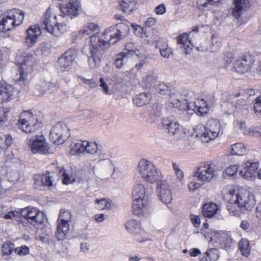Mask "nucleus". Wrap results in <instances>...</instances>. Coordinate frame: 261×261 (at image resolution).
<instances>
[{"instance_id": "de8ad7c7", "label": "nucleus", "mask_w": 261, "mask_h": 261, "mask_svg": "<svg viewBox=\"0 0 261 261\" xmlns=\"http://www.w3.org/2000/svg\"><path fill=\"white\" fill-rule=\"evenodd\" d=\"M72 219V215L70 212L68 210H61L59 214L58 221L64 223H70Z\"/></svg>"}, {"instance_id": "c756f323", "label": "nucleus", "mask_w": 261, "mask_h": 261, "mask_svg": "<svg viewBox=\"0 0 261 261\" xmlns=\"http://www.w3.org/2000/svg\"><path fill=\"white\" fill-rule=\"evenodd\" d=\"M251 0H234V7L232 10V14L239 18L242 13L248 7Z\"/></svg>"}, {"instance_id": "09e8293b", "label": "nucleus", "mask_w": 261, "mask_h": 261, "mask_svg": "<svg viewBox=\"0 0 261 261\" xmlns=\"http://www.w3.org/2000/svg\"><path fill=\"white\" fill-rule=\"evenodd\" d=\"M156 91L160 94H161L162 95L169 94V98L168 100V103L169 105L171 106V107H173L171 103H170V102L169 101V98H170V94L171 92H172L173 91H176L174 90H170L169 89V87L166 84H165L164 83L159 84V85L156 87Z\"/></svg>"}, {"instance_id": "4d7b16f0", "label": "nucleus", "mask_w": 261, "mask_h": 261, "mask_svg": "<svg viewBox=\"0 0 261 261\" xmlns=\"http://www.w3.org/2000/svg\"><path fill=\"white\" fill-rule=\"evenodd\" d=\"M21 215V210L18 211H7L6 214L4 215V218L5 219H12L13 218L17 219L19 218Z\"/></svg>"}, {"instance_id": "ea45409f", "label": "nucleus", "mask_w": 261, "mask_h": 261, "mask_svg": "<svg viewBox=\"0 0 261 261\" xmlns=\"http://www.w3.org/2000/svg\"><path fill=\"white\" fill-rule=\"evenodd\" d=\"M99 87L105 94L111 95L113 93V90L110 88L109 86L111 84V80L110 79L101 77L99 79Z\"/></svg>"}, {"instance_id": "338daca9", "label": "nucleus", "mask_w": 261, "mask_h": 261, "mask_svg": "<svg viewBox=\"0 0 261 261\" xmlns=\"http://www.w3.org/2000/svg\"><path fill=\"white\" fill-rule=\"evenodd\" d=\"M81 81L84 84L89 85L90 87H94L96 85L95 82L93 79H88L82 76L79 77Z\"/></svg>"}, {"instance_id": "f3484780", "label": "nucleus", "mask_w": 261, "mask_h": 261, "mask_svg": "<svg viewBox=\"0 0 261 261\" xmlns=\"http://www.w3.org/2000/svg\"><path fill=\"white\" fill-rule=\"evenodd\" d=\"M78 53L76 48H70L58 59L57 66L61 71L68 70Z\"/></svg>"}, {"instance_id": "8fccbe9b", "label": "nucleus", "mask_w": 261, "mask_h": 261, "mask_svg": "<svg viewBox=\"0 0 261 261\" xmlns=\"http://www.w3.org/2000/svg\"><path fill=\"white\" fill-rule=\"evenodd\" d=\"M202 0L198 1V7L199 9L205 10L210 8V6L218 3L220 0H205L206 2H202Z\"/></svg>"}, {"instance_id": "e433bc0d", "label": "nucleus", "mask_w": 261, "mask_h": 261, "mask_svg": "<svg viewBox=\"0 0 261 261\" xmlns=\"http://www.w3.org/2000/svg\"><path fill=\"white\" fill-rule=\"evenodd\" d=\"M235 128L240 130L245 135L253 136L255 134V131L252 127H247L244 121H236L234 122Z\"/></svg>"}, {"instance_id": "423d86ee", "label": "nucleus", "mask_w": 261, "mask_h": 261, "mask_svg": "<svg viewBox=\"0 0 261 261\" xmlns=\"http://www.w3.org/2000/svg\"><path fill=\"white\" fill-rule=\"evenodd\" d=\"M0 19V32L6 33L20 25L24 20V12L18 9H13L3 14Z\"/></svg>"}, {"instance_id": "ddd939ff", "label": "nucleus", "mask_w": 261, "mask_h": 261, "mask_svg": "<svg viewBox=\"0 0 261 261\" xmlns=\"http://www.w3.org/2000/svg\"><path fill=\"white\" fill-rule=\"evenodd\" d=\"M49 136L54 144H62L69 136V129L65 123L59 122L53 126Z\"/></svg>"}, {"instance_id": "473e14b6", "label": "nucleus", "mask_w": 261, "mask_h": 261, "mask_svg": "<svg viewBox=\"0 0 261 261\" xmlns=\"http://www.w3.org/2000/svg\"><path fill=\"white\" fill-rule=\"evenodd\" d=\"M218 211V205L215 203L208 202L203 205L202 213L204 217L211 218L216 214Z\"/></svg>"}, {"instance_id": "603ef678", "label": "nucleus", "mask_w": 261, "mask_h": 261, "mask_svg": "<svg viewBox=\"0 0 261 261\" xmlns=\"http://www.w3.org/2000/svg\"><path fill=\"white\" fill-rule=\"evenodd\" d=\"M160 45V50L161 56L165 58H168L172 54L170 48L169 47L168 44L166 42H164L162 45Z\"/></svg>"}, {"instance_id": "9d476101", "label": "nucleus", "mask_w": 261, "mask_h": 261, "mask_svg": "<svg viewBox=\"0 0 261 261\" xmlns=\"http://www.w3.org/2000/svg\"><path fill=\"white\" fill-rule=\"evenodd\" d=\"M43 25L44 29L49 33L59 36L66 31V26L57 22V15L54 10L48 8L45 13Z\"/></svg>"}, {"instance_id": "2eb2a0df", "label": "nucleus", "mask_w": 261, "mask_h": 261, "mask_svg": "<svg viewBox=\"0 0 261 261\" xmlns=\"http://www.w3.org/2000/svg\"><path fill=\"white\" fill-rule=\"evenodd\" d=\"M29 147L33 153L47 154L49 151V147L43 135H37L30 140Z\"/></svg>"}, {"instance_id": "774afa93", "label": "nucleus", "mask_w": 261, "mask_h": 261, "mask_svg": "<svg viewBox=\"0 0 261 261\" xmlns=\"http://www.w3.org/2000/svg\"><path fill=\"white\" fill-rule=\"evenodd\" d=\"M80 115L85 120L90 119L93 116L92 112L90 110H84L81 112Z\"/></svg>"}, {"instance_id": "864d4df0", "label": "nucleus", "mask_w": 261, "mask_h": 261, "mask_svg": "<svg viewBox=\"0 0 261 261\" xmlns=\"http://www.w3.org/2000/svg\"><path fill=\"white\" fill-rule=\"evenodd\" d=\"M172 167L177 179L179 181H182L184 179L185 175L183 171L181 170L179 165L175 163H173Z\"/></svg>"}, {"instance_id": "1a4fd4ad", "label": "nucleus", "mask_w": 261, "mask_h": 261, "mask_svg": "<svg viewBox=\"0 0 261 261\" xmlns=\"http://www.w3.org/2000/svg\"><path fill=\"white\" fill-rule=\"evenodd\" d=\"M40 113L35 110L23 111L20 115L18 124L19 128L25 133H33L39 127Z\"/></svg>"}, {"instance_id": "393cba45", "label": "nucleus", "mask_w": 261, "mask_h": 261, "mask_svg": "<svg viewBox=\"0 0 261 261\" xmlns=\"http://www.w3.org/2000/svg\"><path fill=\"white\" fill-rule=\"evenodd\" d=\"M222 111L227 114H231L237 112L241 111L246 109V101L243 99H239L234 106L232 102L225 101L221 105Z\"/></svg>"}, {"instance_id": "bb28decb", "label": "nucleus", "mask_w": 261, "mask_h": 261, "mask_svg": "<svg viewBox=\"0 0 261 261\" xmlns=\"http://www.w3.org/2000/svg\"><path fill=\"white\" fill-rule=\"evenodd\" d=\"M132 194L133 200L148 198L146 188L141 181H137L134 184Z\"/></svg>"}, {"instance_id": "69168bd1", "label": "nucleus", "mask_w": 261, "mask_h": 261, "mask_svg": "<svg viewBox=\"0 0 261 261\" xmlns=\"http://www.w3.org/2000/svg\"><path fill=\"white\" fill-rule=\"evenodd\" d=\"M50 45L47 43H43L39 45V49L42 54H47L50 50Z\"/></svg>"}, {"instance_id": "4c0bfd02", "label": "nucleus", "mask_w": 261, "mask_h": 261, "mask_svg": "<svg viewBox=\"0 0 261 261\" xmlns=\"http://www.w3.org/2000/svg\"><path fill=\"white\" fill-rule=\"evenodd\" d=\"M85 141H77L73 142L71 145L70 153L71 155H77L85 153Z\"/></svg>"}, {"instance_id": "13d9d810", "label": "nucleus", "mask_w": 261, "mask_h": 261, "mask_svg": "<svg viewBox=\"0 0 261 261\" xmlns=\"http://www.w3.org/2000/svg\"><path fill=\"white\" fill-rule=\"evenodd\" d=\"M14 251L17 254L23 256L29 253L30 249L27 246L22 245L20 247L16 248L14 249Z\"/></svg>"}, {"instance_id": "a19ab883", "label": "nucleus", "mask_w": 261, "mask_h": 261, "mask_svg": "<svg viewBox=\"0 0 261 261\" xmlns=\"http://www.w3.org/2000/svg\"><path fill=\"white\" fill-rule=\"evenodd\" d=\"M60 174L62 177V181L64 185H69L75 181L76 176L70 172H67L64 169L60 171Z\"/></svg>"}, {"instance_id": "6e6552de", "label": "nucleus", "mask_w": 261, "mask_h": 261, "mask_svg": "<svg viewBox=\"0 0 261 261\" xmlns=\"http://www.w3.org/2000/svg\"><path fill=\"white\" fill-rule=\"evenodd\" d=\"M16 64L18 66L20 77L18 82L23 83L24 86L28 84L27 76L33 71L36 61L31 54H18L16 57Z\"/></svg>"}, {"instance_id": "72a5a7b5", "label": "nucleus", "mask_w": 261, "mask_h": 261, "mask_svg": "<svg viewBox=\"0 0 261 261\" xmlns=\"http://www.w3.org/2000/svg\"><path fill=\"white\" fill-rule=\"evenodd\" d=\"M139 0H122L120 2V8L123 12L128 14L133 13L136 9V4Z\"/></svg>"}, {"instance_id": "bf43d9fd", "label": "nucleus", "mask_w": 261, "mask_h": 261, "mask_svg": "<svg viewBox=\"0 0 261 261\" xmlns=\"http://www.w3.org/2000/svg\"><path fill=\"white\" fill-rule=\"evenodd\" d=\"M254 110L257 115H261V95L257 97L255 99Z\"/></svg>"}, {"instance_id": "6e6d98bb", "label": "nucleus", "mask_w": 261, "mask_h": 261, "mask_svg": "<svg viewBox=\"0 0 261 261\" xmlns=\"http://www.w3.org/2000/svg\"><path fill=\"white\" fill-rule=\"evenodd\" d=\"M14 245L10 242H7L3 244L2 251L4 255L10 254L14 249Z\"/></svg>"}, {"instance_id": "cd10ccee", "label": "nucleus", "mask_w": 261, "mask_h": 261, "mask_svg": "<svg viewBox=\"0 0 261 261\" xmlns=\"http://www.w3.org/2000/svg\"><path fill=\"white\" fill-rule=\"evenodd\" d=\"M126 230L130 233L136 236L143 232L141 224L140 221L134 219H129L125 223Z\"/></svg>"}, {"instance_id": "a211bd4d", "label": "nucleus", "mask_w": 261, "mask_h": 261, "mask_svg": "<svg viewBox=\"0 0 261 261\" xmlns=\"http://www.w3.org/2000/svg\"><path fill=\"white\" fill-rule=\"evenodd\" d=\"M242 166L243 168L240 171L239 174L247 180H255L256 178L257 170L259 167L258 163L248 160L244 161Z\"/></svg>"}, {"instance_id": "5701e85b", "label": "nucleus", "mask_w": 261, "mask_h": 261, "mask_svg": "<svg viewBox=\"0 0 261 261\" xmlns=\"http://www.w3.org/2000/svg\"><path fill=\"white\" fill-rule=\"evenodd\" d=\"M41 35L40 28L38 25H32L26 31L24 44L28 48L33 46Z\"/></svg>"}, {"instance_id": "c9c22d12", "label": "nucleus", "mask_w": 261, "mask_h": 261, "mask_svg": "<svg viewBox=\"0 0 261 261\" xmlns=\"http://www.w3.org/2000/svg\"><path fill=\"white\" fill-rule=\"evenodd\" d=\"M247 152V146L242 143H236L231 146L230 153L234 155L242 156Z\"/></svg>"}, {"instance_id": "39448f33", "label": "nucleus", "mask_w": 261, "mask_h": 261, "mask_svg": "<svg viewBox=\"0 0 261 261\" xmlns=\"http://www.w3.org/2000/svg\"><path fill=\"white\" fill-rule=\"evenodd\" d=\"M221 131L220 122L216 119L210 120L205 126L201 124L193 129L192 136L199 138L203 143H208L217 138Z\"/></svg>"}, {"instance_id": "052dcab7", "label": "nucleus", "mask_w": 261, "mask_h": 261, "mask_svg": "<svg viewBox=\"0 0 261 261\" xmlns=\"http://www.w3.org/2000/svg\"><path fill=\"white\" fill-rule=\"evenodd\" d=\"M37 89L40 95H43L47 92V82H42L37 86Z\"/></svg>"}, {"instance_id": "5fc2aeb1", "label": "nucleus", "mask_w": 261, "mask_h": 261, "mask_svg": "<svg viewBox=\"0 0 261 261\" xmlns=\"http://www.w3.org/2000/svg\"><path fill=\"white\" fill-rule=\"evenodd\" d=\"M239 168V166L237 164L230 165L226 168L224 171V174H226L228 176H234L236 175Z\"/></svg>"}, {"instance_id": "49530a36", "label": "nucleus", "mask_w": 261, "mask_h": 261, "mask_svg": "<svg viewBox=\"0 0 261 261\" xmlns=\"http://www.w3.org/2000/svg\"><path fill=\"white\" fill-rule=\"evenodd\" d=\"M132 27L134 30L135 34L139 37L142 38H146L149 37V34L146 29L142 28L139 25L132 23Z\"/></svg>"}, {"instance_id": "c03bdc74", "label": "nucleus", "mask_w": 261, "mask_h": 261, "mask_svg": "<svg viewBox=\"0 0 261 261\" xmlns=\"http://www.w3.org/2000/svg\"><path fill=\"white\" fill-rule=\"evenodd\" d=\"M95 207L101 211L109 210L111 207V202L106 198L96 199L95 201Z\"/></svg>"}, {"instance_id": "4be33fe9", "label": "nucleus", "mask_w": 261, "mask_h": 261, "mask_svg": "<svg viewBox=\"0 0 261 261\" xmlns=\"http://www.w3.org/2000/svg\"><path fill=\"white\" fill-rule=\"evenodd\" d=\"M16 88L11 85L0 83V103L8 102L17 96L19 91Z\"/></svg>"}, {"instance_id": "a18cd8bd", "label": "nucleus", "mask_w": 261, "mask_h": 261, "mask_svg": "<svg viewBox=\"0 0 261 261\" xmlns=\"http://www.w3.org/2000/svg\"><path fill=\"white\" fill-rule=\"evenodd\" d=\"M140 59V62L138 64H136L135 66V68L137 70L141 69L143 65L145 64V60L148 59V56L144 53H141L139 50H135L132 51Z\"/></svg>"}, {"instance_id": "f8f14e48", "label": "nucleus", "mask_w": 261, "mask_h": 261, "mask_svg": "<svg viewBox=\"0 0 261 261\" xmlns=\"http://www.w3.org/2000/svg\"><path fill=\"white\" fill-rule=\"evenodd\" d=\"M164 127L168 132L177 138H184L188 136V130L183 127L174 117L164 118L162 121Z\"/></svg>"}, {"instance_id": "9b49d317", "label": "nucleus", "mask_w": 261, "mask_h": 261, "mask_svg": "<svg viewBox=\"0 0 261 261\" xmlns=\"http://www.w3.org/2000/svg\"><path fill=\"white\" fill-rule=\"evenodd\" d=\"M21 216L32 225L38 228L46 219V216L43 212L34 207H27L21 210Z\"/></svg>"}, {"instance_id": "0e129e2a", "label": "nucleus", "mask_w": 261, "mask_h": 261, "mask_svg": "<svg viewBox=\"0 0 261 261\" xmlns=\"http://www.w3.org/2000/svg\"><path fill=\"white\" fill-rule=\"evenodd\" d=\"M157 23V18L154 17H150L146 19L144 24L146 28H151L155 25Z\"/></svg>"}, {"instance_id": "412c9836", "label": "nucleus", "mask_w": 261, "mask_h": 261, "mask_svg": "<svg viewBox=\"0 0 261 261\" xmlns=\"http://www.w3.org/2000/svg\"><path fill=\"white\" fill-rule=\"evenodd\" d=\"M254 62V60L252 56L244 55L236 61L234 68L237 72L244 74L251 69Z\"/></svg>"}, {"instance_id": "aec40b11", "label": "nucleus", "mask_w": 261, "mask_h": 261, "mask_svg": "<svg viewBox=\"0 0 261 261\" xmlns=\"http://www.w3.org/2000/svg\"><path fill=\"white\" fill-rule=\"evenodd\" d=\"M53 174V173L47 172L44 174L35 175L34 176V188L39 190H43L45 187H53L55 180Z\"/></svg>"}, {"instance_id": "37998d69", "label": "nucleus", "mask_w": 261, "mask_h": 261, "mask_svg": "<svg viewBox=\"0 0 261 261\" xmlns=\"http://www.w3.org/2000/svg\"><path fill=\"white\" fill-rule=\"evenodd\" d=\"M239 249L242 255L248 256L250 254V247L249 241L245 239H242L239 243Z\"/></svg>"}, {"instance_id": "0eeeda50", "label": "nucleus", "mask_w": 261, "mask_h": 261, "mask_svg": "<svg viewBox=\"0 0 261 261\" xmlns=\"http://www.w3.org/2000/svg\"><path fill=\"white\" fill-rule=\"evenodd\" d=\"M138 173L146 182L153 184L161 180L162 174L160 170L151 162L141 159L138 163Z\"/></svg>"}, {"instance_id": "680f3d73", "label": "nucleus", "mask_w": 261, "mask_h": 261, "mask_svg": "<svg viewBox=\"0 0 261 261\" xmlns=\"http://www.w3.org/2000/svg\"><path fill=\"white\" fill-rule=\"evenodd\" d=\"M190 217L193 226L196 228L199 227L201 224V220L200 217L198 215L191 214Z\"/></svg>"}, {"instance_id": "e2e57ef3", "label": "nucleus", "mask_w": 261, "mask_h": 261, "mask_svg": "<svg viewBox=\"0 0 261 261\" xmlns=\"http://www.w3.org/2000/svg\"><path fill=\"white\" fill-rule=\"evenodd\" d=\"M154 13L158 15H161L165 14L166 12V8L164 4H161L157 6L154 10Z\"/></svg>"}, {"instance_id": "f704fd0d", "label": "nucleus", "mask_w": 261, "mask_h": 261, "mask_svg": "<svg viewBox=\"0 0 261 261\" xmlns=\"http://www.w3.org/2000/svg\"><path fill=\"white\" fill-rule=\"evenodd\" d=\"M128 54H132V51L129 50L127 53L121 52L117 55L114 63V65L116 68L120 69L123 67L128 60Z\"/></svg>"}, {"instance_id": "4468645a", "label": "nucleus", "mask_w": 261, "mask_h": 261, "mask_svg": "<svg viewBox=\"0 0 261 261\" xmlns=\"http://www.w3.org/2000/svg\"><path fill=\"white\" fill-rule=\"evenodd\" d=\"M156 194L161 201L170 207L172 200L171 186L166 180H160L157 182Z\"/></svg>"}, {"instance_id": "7c9ffc66", "label": "nucleus", "mask_w": 261, "mask_h": 261, "mask_svg": "<svg viewBox=\"0 0 261 261\" xmlns=\"http://www.w3.org/2000/svg\"><path fill=\"white\" fill-rule=\"evenodd\" d=\"M210 238L211 241L220 243H226L232 240L230 232L223 231H213Z\"/></svg>"}, {"instance_id": "20e7f679", "label": "nucleus", "mask_w": 261, "mask_h": 261, "mask_svg": "<svg viewBox=\"0 0 261 261\" xmlns=\"http://www.w3.org/2000/svg\"><path fill=\"white\" fill-rule=\"evenodd\" d=\"M169 101L173 108L188 111L190 113L195 112L200 116L207 114L210 110L209 105L203 99L197 98L193 101L192 97L184 96L178 91L171 93Z\"/></svg>"}, {"instance_id": "f257e3e1", "label": "nucleus", "mask_w": 261, "mask_h": 261, "mask_svg": "<svg viewBox=\"0 0 261 261\" xmlns=\"http://www.w3.org/2000/svg\"><path fill=\"white\" fill-rule=\"evenodd\" d=\"M100 31L97 24L89 22L81 27L76 34L77 37L80 38L89 36L85 40L82 52L87 57V62L91 69L100 66L102 52L126 36L129 27L126 23L121 22L115 27L108 28L101 34Z\"/></svg>"}, {"instance_id": "58836bf2", "label": "nucleus", "mask_w": 261, "mask_h": 261, "mask_svg": "<svg viewBox=\"0 0 261 261\" xmlns=\"http://www.w3.org/2000/svg\"><path fill=\"white\" fill-rule=\"evenodd\" d=\"M150 101V95L146 93H140L134 98V102L138 107L143 106Z\"/></svg>"}, {"instance_id": "a878e982", "label": "nucleus", "mask_w": 261, "mask_h": 261, "mask_svg": "<svg viewBox=\"0 0 261 261\" xmlns=\"http://www.w3.org/2000/svg\"><path fill=\"white\" fill-rule=\"evenodd\" d=\"M1 174L10 181H16L19 178V174L14 164H8L3 167L1 170Z\"/></svg>"}, {"instance_id": "f03ea898", "label": "nucleus", "mask_w": 261, "mask_h": 261, "mask_svg": "<svg viewBox=\"0 0 261 261\" xmlns=\"http://www.w3.org/2000/svg\"><path fill=\"white\" fill-rule=\"evenodd\" d=\"M222 193L224 199L229 203L227 209L233 216L251 210L256 203L254 195L243 188L228 185L223 188Z\"/></svg>"}, {"instance_id": "c85d7f7f", "label": "nucleus", "mask_w": 261, "mask_h": 261, "mask_svg": "<svg viewBox=\"0 0 261 261\" xmlns=\"http://www.w3.org/2000/svg\"><path fill=\"white\" fill-rule=\"evenodd\" d=\"M85 152L90 154H94L97 153L99 157H101V159L105 156L107 158L108 156L106 151L105 152L102 149L99 148L97 144L93 142H90L85 141Z\"/></svg>"}, {"instance_id": "79ce46f5", "label": "nucleus", "mask_w": 261, "mask_h": 261, "mask_svg": "<svg viewBox=\"0 0 261 261\" xmlns=\"http://www.w3.org/2000/svg\"><path fill=\"white\" fill-rule=\"evenodd\" d=\"M219 257L218 250L216 249H210L201 258V261H216Z\"/></svg>"}, {"instance_id": "3c124183", "label": "nucleus", "mask_w": 261, "mask_h": 261, "mask_svg": "<svg viewBox=\"0 0 261 261\" xmlns=\"http://www.w3.org/2000/svg\"><path fill=\"white\" fill-rule=\"evenodd\" d=\"M155 79L156 76L152 71H149L145 73L142 76L143 82L146 84L152 83Z\"/></svg>"}, {"instance_id": "6ab92c4d", "label": "nucleus", "mask_w": 261, "mask_h": 261, "mask_svg": "<svg viewBox=\"0 0 261 261\" xmlns=\"http://www.w3.org/2000/svg\"><path fill=\"white\" fill-rule=\"evenodd\" d=\"M195 36H198L197 30L183 33L177 37L178 44L181 48L184 49L186 54H189L194 46L193 44L195 41L192 38Z\"/></svg>"}, {"instance_id": "7ed1b4c3", "label": "nucleus", "mask_w": 261, "mask_h": 261, "mask_svg": "<svg viewBox=\"0 0 261 261\" xmlns=\"http://www.w3.org/2000/svg\"><path fill=\"white\" fill-rule=\"evenodd\" d=\"M220 170L212 162H206L197 167L193 171L191 180L188 185L190 192L195 191L203 185L210 184L219 176Z\"/></svg>"}, {"instance_id": "2f4dec72", "label": "nucleus", "mask_w": 261, "mask_h": 261, "mask_svg": "<svg viewBox=\"0 0 261 261\" xmlns=\"http://www.w3.org/2000/svg\"><path fill=\"white\" fill-rule=\"evenodd\" d=\"M70 230V224L57 221L56 236L59 240H64Z\"/></svg>"}, {"instance_id": "dca6fc26", "label": "nucleus", "mask_w": 261, "mask_h": 261, "mask_svg": "<svg viewBox=\"0 0 261 261\" xmlns=\"http://www.w3.org/2000/svg\"><path fill=\"white\" fill-rule=\"evenodd\" d=\"M81 10L80 3L77 0H70L66 4H60L61 16L71 18L77 17Z\"/></svg>"}, {"instance_id": "b1692460", "label": "nucleus", "mask_w": 261, "mask_h": 261, "mask_svg": "<svg viewBox=\"0 0 261 261\" xmlns=\"http://www.w3.org/2000/svg\"><path fill=\"white\" fill-rule=\"evenodd\" d=\"M149 210L148 198L133 200L132 211L133 213L138 216H143Z\"/></svg>"}]
</instances>
